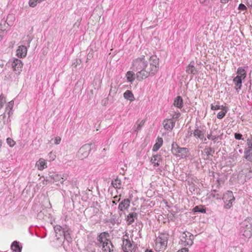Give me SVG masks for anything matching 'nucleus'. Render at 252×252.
<instances>
[{"instance_id":"nucleus-1","label":"nucleus","mask_w":252,"mask_h":252,"mask_svg":"<svg viewBox=\"0 0 252 252\" xmlns=\"http://www.w3.org/2000/svg\"><path fill=\"white\" fill-rule=\"evenodd\" d=\"M150 62L148 63L145 57L142 55L133 60L131 68L136 72V78L138 81H141L150 76H154L158 69V59L155 56L150 58Z\"/></svg>"},{"instance_id":"nucleus-2","label":"nucleus","mask_w":252,"mask_h":252,"mask_svg":"<svg viewBox=\"0 0 252 252\" xmlns=\"http://www.w3.org/2000/svg\"><path fill=\"white\" fill-rule=\"evenodd\" d=\"M109 234L107 232L101 233L96 238L95 245L101 248L103 252H112L114 247L111 241L108 239Z\"/></svg>"},{"instance_id":"nucleus-3","label":"nucleus","mask_w":252,"mask_h":252,"mask_svg":"<svg viewBox=\"0 0 252 252\" xmlns=\"http://www.w3.org/2000/svg\"><path fill=\"white\" fill-rule=\"evenodd\" d=\"M168 239L169 235L167 233H160L155 241V250L158 252L165 250L167 247Z\"/></svg>"},{"instance_id":"nucleus-4","label":"nucleus","mask_w":252,"mask_h":252,"mask_svg":"<svg viewBox=\"0 0 252 252\" xmlns=\"http://www.w3.org/2000/svg\"><path fill=\"white\" fill-rule=\"evenodd\" d=\"M240 233L246 238H250L252 236V219L247 218L242 223Z\"/></svg>"},{"instance_id":"nucleus-5","label":"nucleus","mask_w":252,"mask_h":252,"mask_svg":"<svg viewBox=\"0 0 252 252\" xmlns=\"http://www.w3.org/2000/svg\"><path fill=\"white\" fill-rule=\"evenodd\" d=\"M193 235L189 232H184L181 235L180 244L184 246H191L193 243Z\"/></svg>"},{"instance_id":"nucleus-6","label":"nucleus","mask_w":252,"mask_h":252,"mask_svg":"<svg viewBox=\"0 0 252 252\" xmlns=\"http://www.w3.org/2000/svg\"><path fill=\"white\" fill-rule=\"evenodd\" d=\"M171 151L173 154L181 158H185L189 153L187 148L179 147L176 143L172 144Z\"/></svg>"},{"instance_id":"nucleus-7","label":"nucleus","mask_w":252,"mask_h":252,"mask_svg":"<svg viewBox=\"0 0 252 252\" xmlns=\"http://www.w3.org/2000/svg\"><path fill=\"white\" fill-rule=\"evenodd\" d=\"M91 145L92 144H86L80 148L77 154V157L79 159H83L89 156L91 151Z\"/></svg>"},{"instance_id":"nucleus-8","label":"nucleus","mask_w":252,"mask_h":252,"mask_svg":"<svg viewBox=\"0 0 252 252\" xmlns=\"http://www.w3.org/2000/svg\"><path fill=\"white\" fill-rule=\"evenodd\" d=\"M252 178V170L251 169H242L238 175V178L242 183Z\"/></svg>"},{"instance_id":"nucleus-9","label":"nucleus","mask_w":252,"mask_h":252,"mask_svg":"<svg viewBox=\"0 0 252 252\" xmlns=\"http://www.w3.org/2000/svg\"><path fill=\"white\" fill-rule=\"evenodd\" d=\"M11 66L15 74L19 75L22 70L23 63L18 59H14L12 61Z\"/></svg>"},{"instance_id":"nucleus-10","label":"nucleus","mask_w":252,"mask_h":252,"mask_svg":"<svg viewBox=\"0 0 252 252\" xmlns=\"http://www.w3.org/2000/svg\"><path fill=\"white\" fill-rule=\"evenodd\" d=\"M122 249L124 252H132L133 246L130 241L128 239V236L126 235L123 238Z\"/></svg>"},{"instance_id":"nucleus-11","label":"nucleus","mask_w":252,"mask_h":252,"mask_svg":"<svg viewBox=\"0 0 252 252\" xmlns=\"http://www.w3.org/2000/svg\"><path fill=\"white\" fill-rule=\"evenodd\" d=\"M195 129L193 132V135L194 137L200 140H203L205 134V130L201 126L196 125Z\"/></svg>"},{"instance_id":"nucleus-12","label":"nucleus","mask_w":252,"mask_h":252,"mask_svg":"<svg viewBox=\"0 0 252 252\" xmlns=\"http://www.w3.org/2000/svg\"><path fill=\"white\" fill-rule=\"evenodd\" d=\"M27 54V48L25 46L20 45L16 50V56L19 58L25 57Z\"/></svg>"},{"instance_id":"nucleus-13","label":"nucleus","mask_w":252,"mask_h":252,"mask_svg":"<svg viewBox=\"0 0 252 252\" xmlns=\"http://www.w3.org/2000/svg\"><path fill=\"white\" fill-rule=\"evenodd\" d=\"M130 205V200L128 198L124 199L119 204L118 209L120 211H124L127 209Z\"/></svg>"},{"instance_id":"nucleus-14","label":"nucleus","mask_w":252,"mask_h":252,"mask_svg":"<svg viewBox=\"0 0 252 252\" xmlns=\"http://www.w3.org/2000/svg\"><path fill=\"white\" fill-rule=\"evenodd\" d=\"M36 166L39 170H43L44 169L47 167V162L43 158H40L36 163Z\"/></svg>"},{"instance_id":"nucleus-15","label":"nucleus","mask_w":252,"mask_h":252,"mask_svg":"<svg viewBox=\"0 0 252 252\" xmlns=\"http://www.w3.org/2000/svg\"><path fill=\"white\" fill-rule=\"evenodd\" d=\"M161 160V157L160 155H154L151 159V163L154 166H158L159 165V162Z\"/></svg>"},{"instance_id":"nucleus-16","label":"nucleus","mask_w":252,"mask_h":252,"mask_svg":"<svg viewBox=\"0 0 252 252\" xmlns=\"http://www.w3.org/2000/svg\"><path fill=\"white\" fill-rule=\"evenodd\" d=\"M175 123L171 119L164 120L163 125L164 128L166 130H171L174 126Z\"/></svg>"},{"instance_id":"nucleus-17","label":"nucleus","mask_w":252,"mask_h":252,"mask_svg":"<svg viewBox=\"0 0 252 252\" xmlns=\"http://www.w3.org/2000/svg\"><path fill=\"white\" fill-rule=\"evenodd\" d=\"M55 232L56 233V237L57 239H59L58 236L57 234L59 233V236H62L63 235L64 237L66 236V232L65 231L64 229H63L62 227L60 225H56L54 227Z\"/></svg>"},{"instance_id":"nucleus-18","label":"nucleus","mask_w":252,"mask_h":252,"mask_svg":"<svg viewBox=\"0 0 252 252\" xmlns=\"http://www.w3.org/2000/svg\"><path fill=\"white\" fill-rule=\"evenodd\" d=\"M137 219V214L136 213L132 212L129 213L126 218V221L128 224H132L135 219Z\"/></svg>"},{"instance_id":"nucleus-19","label":"nucleus","mask_w":252,"mask_h":252,"mask_svg":"<svg viewBox=\"0 0 252 252\" xmlns=\"http://www.w3.org/2000/svg\"><path fill=\"white\" fill-rule=\"evenodd\" d=\"M22 248L19 242L17 241H14L11 245V250L15 252H21Z\"/></svg>"},{"instance_id":"nucleus-20","label":"nucleus","mask_w":252,"mask_h":252,"mask_svg":"<svg viewBox=\"0 0 252 252\" xmlns=\"http://www.w3.org/2000/svg\"><path fill=\"white\" fill-rule=\"evenodd\" d=\"M224 203H226L228 200L234 201V197L233 193L231 191H227L224 195L222 198Z\"/></svg>"},{"instance_id":"nucleus-21","label":"nucleus","mask_w":252,"mask_h":252,"mask_svg":"<svg viewBox=\"0 0 252 252\" xmlns=\"http://www.w3.org/2000/svg\"><path fill=\"white\" fill-rule=\"evenodd\" d=\"M186 72L189 74L195 75L197 73V71L193 65V62L190 63L187 66Z\"/></svg>"},{"instance_id":"nucleus-22","label":"nucleus","mask_w":252,"mask_h":252,"mask_svg":"<svg viewBox=\"0 0 252 252\" xmlns=\"http://www.w3.org/2000/svg\"><path fill=\"white\" fill-rule=\"evenodd\" d=\"M174 105L178 108H182L183 106V99L180 96H178L175 98L174 101Z\"/></svg>"},{"instance_id":"nucleus-23","label":"nucleus","mask_w":252,"mask_h":252,"mask_svg":"<svg viewBox=\"0 0 252 252\" xmlns=\"http://www.w3.org/2000/svg\"><path fill=\"white\" fill-rule=\"evenodd\" d=\"M233 82L236 85V90L238 91L241 89L242 86V78L239 77V76H236L233 79Z\"/></svg>"},{"instance_id":"nucleus-24","label":"nucleus","mask_w":252,"mask_h":252,"mask_svg":"<svg viewBox=\"0 0 252 252\" xmlns=\"http://www.w3.org/2000/svg\"><path fill=\"white\" fill-rule=\"evenodd\" d=\"M124 97L125 99L129 100L130 101H132L134 99L133 94L129 90H127L124 93Z\"/></svg>"},{"instance_id":"nucleus-25","label":"nucleus","mask_w":252,"mask_h":252,"mask_svg":"<svg viewBox=\"0 0 252 252\" xmlns=\"http://www.w3.org/2000/svg\"><path fill=\"white\" fill-rule=\"evenodd\" d=\"M49 178L51 180H53V182H57L58 181H60L61 179H64V175L63 176V177L61 176L60 175L58 174H52L51 175H49Z\"/></svg>"},{"instance_id":"nucleus-26","label":"nucleus","mask_w":252,"mask_h":252,"mask_svg":"<svg viewBox=\"0 0 252 252\" xmlns=\"http://www.w3.org/2000/svg\"><path fill=\"white\" fill-rule=\"evenodd\" d=\"M134 71H133L132 70V71H128L126 73V76L127 80L128 82H130L131 83L133 82V81L135 79V75H136V74H135Z\"/></svg>"},{"instance_id":"nucleus-27","label":"nucleus","mask_w":252,"mask_h":252,"mask_svg":"<svg viewBox=\"0 0 252 252\" xmlns=\"http://www.w3.org/2000/svg\"><path fill=\"white\" fill-rule=\"evenodd\" d=\"M163 143V140L162 138L158 137L157 139V142L154 145L153 150L154 151H158L160 147L162 146Z\"/></svg>"},{"instance_id":"nucleus-28","label":"nucleus","mask_w":252,"mask_h":252,"mask_svg":"<svg viewBox=\"0 0 252 252\" xmlns=\"http://www.w3.org/2000/svg\"><path fill=\"white\" fill-rule=\"evenodd\" d=\"M193 211L194 213L199 212L201 213H205L206 208L203 205L196 206L193 208Z\"/></svg>"},{"instance_id":"nucleus-29","label":"nucleus","mask_w":252,"mask_h":252,"mask_svg":"<svg viewBox=\"0 0 252 252\" xmlns=\"http://www.w3.org/2000/svg\"><path fill=\"white\" fill-rule=\"evenodd\" d=\"M112 186L115 189H120L121 186V181L118 178L112 181Z\"/></svg>"},{"instance_id":"nucleus-30","label":"nucleus","mask_w":252,"mask_h":252,"mask_svg":"<svg viewBox=\"0 0 252 252\" xmlns=\"http://www.w3.org/2000/svg\"><path fill=\"white\" fill-rule=\"evenodd\" d=\"M237 76H239L240 78L244 79L246 76V71L242 67H239L237 71Z\"/></svg>"},{"instance_id":"nucleus-31","label":"nucleus","mask_w":252,"mask_h":252,"mask_svg":"<svg viewBox=\"0 0 252 252\" xmlns=\"http://www.w3.org/2000/svg\"><path fill=\"white\" fill-rule=\"evenodd\" d=\"M247 141L248 147L246 148L245 151L244 152L245 153L250 152L251 151H252V139L249 138L247 139Z\"/></svg>"},{"instance_id":"nucleus-32","label":"nucleus","mask_w":252,"mask_h":252,"mask_svg":"<svg viewBox=\"0 0 252 252\" xmlns=\"http://www.w3.org/2000/svg\"><path fill=\"white\" fill-rule=\"evenodd\" d=\"M216 192V190H213L211 191L210 193L209 194V197L210 198H216L217 199H220V195L219 193L216 194L215 192Z\"/></svg>"},{"instance_id":"nucleus-33","label":"nucleus","mask_w":252,"mask_h":252,"mask_svg":"<svg viewBox=\"0 0 252 252\" xmlns=\"http://www.w3.org/2000/svg\"><path fill=\"white\" fill-rule=\"evenodd\" d=\"M44 0H30L29 5L32 7H35L38 3L43 1Z\"/></svg>"},{"instance_id":"nucleus-34","label":"nucleus","mask_w":252,"mask_h":252,"mask_svg":"<svg viewBox=\"0 0 252 252\" xmlns=\"http://www.w3.org/2000/svg\"><path fill=\"white\" fill-rule=\"evenodd\" d=\"M244 158H245L248 161H252V151L248 153L244 152Z\"/></svg>"},{"instance_id":"nucleus-35","label":"nucleus","mask_w":252,"mask_h":252,"mask_svg":"<svg viewBox=\"0 0 252 252\" xmlns=\"http://www.w3.org/2000/svg\"><path fill=\"white\" fill-rule=\"evenodd\" d=\"M5 103V98L2 94H1L0 95V109L3 107Z\"/></svg>"},{"instance_id":"nucleus-36","label":"nucleus","mask_w":252,"mask_h":252,"mask_svg":"<svg viewBox=\"0 0 252 252\" xmlns=\"http://www.w3.org/2000/svg\"><path fill=\"white\" fill-rule=\"evenodd\" d=\"M7 143L9 145L10 147H13L15 144V141L10 138H8L6 139Z\"/></svg>"},{"instance_id":"nucleus-37","label":"nucleus","mask_w":252,"mask_h":252,"mask_svg":"<svg viewBox=\"0 0 252 252\" xmlns=\"http://www.w3.org/2000/svg\"><path fill=\"white\" fill-rule=\"evenodd\" d=\"M13 105H14V101L13 100L9 101L7 104V106L6 107V111H8V109L12 110L13 108Z\"/></svg>"},{"instance_id":"nucleus-38","label":"nucleus","mask_w":252,"mask_h":252,"mask_svg":"<svg viewBox=\"0 0 252 252\" xmlns=\"http://www.w3.org/2000/svg\"><path fill=\"white\" fill-rule=\"evenodd\" d=\"M223 106H220L219 105H214L213 104H212L211 105V108L213 110H217L219 109H221L223 108Z\"/></svg>"},{"instance_id":"nucleus-39","label":"nucleus","mask_w":252,"mask_h":252,"mask_svg":"<svg viewBox=\"0 0 252 252\" xmlns=\"http://www.w3.org/2000/svg\"><path fill=\"white\" fill-rule=\"evenodd\" d=\"M144 123H145V122L143 120L141 121L140 123L139 124H138L136 128V129L134 130V131L138 132L141 129V128L144 125Z\"/></svg>"},{"instance_id":"nucleus-40","label":"nucleus","mask_w":252,"mask_h":252,"mask_svg":"<svg viewBox=\"0 0 252 252\" xmlns=\"http://www.w3.org/2000/svg\"><path fill=\"white\" fill-rule=\"evenodd\" d=\"M212 151H213L212 148H211L210 147L205 148V149L204 150L205 153L207 156L211 155V153H212Z\"/></svg>"},{"instance_id":"nucleus-41","label":"nucleus","mask_w":252,"mask_h":252,"mask_svg":"<svg viewBox=\"0 0 252 252\" xmlns=\"http://www.w3.org/2000/svg\"><path fill=\"white\" fill-rule=\"evenodd\" d=\"M233 201L228 200L226 203H225V205L224 206V208L225 209H229L232 205Z\"/></svg>"},{"instance_id":"nucleus-42","label":"nucleus","mask_w":252,"mask_h":252,"mask_svg":"<svg viewBox=\"0 0 252 252\" xmlns=\"http://www.w3.org/2000/svg\"><path fill=\"white\" fill-rule=\"evenodd\" d=\"M226 112L220 111L217 114V118L219 119H221L223 118L225 115Z\"/></svg>"},{"instance_id":"nucleus-43","label":"nucleus","mask_w":252,"mask_h":252,"mask_svg":"<svg viewBox=\"0 0 252 252\" xmlns=\"http://www.w3.org/2000/svg\"><path fill=\"white\" fill-rule=\"evenodd\" d=\"M238 9L241 11H245L247 9V8L245 5V4H244L243 3H240L238 6Z\"/></svg>"},{"instance_id":"nucleus-44","label":"nucleus","mask_w":252,"mask_h":252,"mask_svg":"<svg viewBox=\"0 0 252 252\" xmlns=\"http://www.w3.org/2000/svg\"><path fill=\"white\" fill-rule=\"evenodd\" d=\"M116 88H111L110 90L109 95H112V97H113L115 95V94H116Z\"/></svg>"},{"instance_id":"nucleus-45","label":"nucleus","mask_w":252,"mask_h":252,"mask_svg":"<svg viewBox=\"0 0 252 252\" xmlns=\"http://www.w3.org/2000/svg\"><path fill=\"white\" fill-rule=\"evenodd\" d=\"M218 136H213L212 134H208L207 135V138L209 139H212V140H214L215 142L216 141V140L218 139Z\"/></svg>"},{"instance_id":"nucleus-46","label":"nucleus","mask_w":252,"mask_h":252,"mask_svg":"<svg viewBox=\"0 0 252 252\" xmlns=\"http://www.w3.org/2000/svg\"><path fill=\"white\" fill-rule=\"evenodd\" d=\"M6 112H7V113L8 115V118L7 119V122L8 123V122H10L11 121V120L9 118L10 116L12 115L13 114V112H12V110H10V109H8V111H6Z\"/></svg>"},{"instance_id":"nucleus-47","label":"nucleus","mask_w":252,"mask_h":252,"mask_svg":"<svg viewBox=\"0 0 252 252\" xmlns=\"http://www.w3.org/2000/svg\"><path fill=\"white\" fill-rule=\"evenodd\" d=\"M118 198V196H115L114 198V200L112 201V206L114 205H116L118 202H119L120 200V198H119L118 200L117 199Z\"/></svg>"},{"instance_id":"nucleus-48","label":"nucleus","mask_w":252,"mask_h":252,"mask_svg":"<svg viewBox=\"0 0 252 252\" xmlns=\"http://www.w3.org/2000/svg\"><path fill=\"white\" fill-rule=\"evenodd\" d=\"M199 1L200 2V3L205 5H208L211 0H199Z\"/></svg>"},{"instance_id":"nucleus-49","label":"nucleus","mask_w":252,"mask_h":252,"mask_svg":"<svg viewBox=\"0 0 252 252\" xmlns=\"http://www.w3.org/2000/svg\"><path fill=\"white\" fill-rule=\"evenodd\" d=\"M234 135L236 139L240 140L242 139V135L240 133H235Z\"/></svg>"},{"instance_id":"nucleus-50","label":"nucleus","mask_w":252,"mask_h":252,"mask_svg":"<svg viewBox=\"0 0 252 252\" xmlns=\"http://www.w3.org/2000/svg\"><path fill=\"white\" fill-rule=\"evenodd\" d=\"M61 138L60 137H56L55 139V143L57 145L59 144L61 142Z\"/></svg>"},{"instance_id":"nucleus-51","label":"nucleus","mask_w":252,"mask_h":252,"mask_svg":"<svg viewBox=\"0 0 252 252\" xmlns=\"http://www.w3.org/2000/svg\"><path fill=\"white\" fill-rule=\"evenodd\" d=\"M189 252L188 248H182L181 250H179L177 252Z\"/></svg>"},{"instance_id":"nucleus-52","label":"nucleus","mask_w":252,"mask_h":252,"mask_svg":"<svg viewBox=\"0 0 252 252\" xmlns=\"http://www.w3.org/2000/svg\"><path fill=\"white\" fill-rule=\"evenodd\" d=\"M247 5L252 8V0H247Z\"/></svg>"},{"instance_id":"nucleus-53","label":"nucleus","mask_w":252,"mask_h":252,"mask_svg":"<svg viewBox=\"0 0 252 252\" xmlns=\"http://www.w3.org/2000/svg\"><path fill=\"white\" fill-rule=\"evenodd\" d=\"M27 38H28L27 44H28V46L29 47L30 43L32 40V39L31 38L30 36H27Z\"/></svg>"},{"instance_id":"nucleus-54","label":"nucleus","mask_w":252,"mask_h":252,"mask_svg":"<svg viewBox=\"0 0 252 252\" xmlns=\"http://www.w3.org/2000/svg\"><path fill=\"white\" fill-rule=\"evenodd\" d=\"M192 134H193V133L191 131L188 132V133L187 134L186 137H188L191 136L192 135Z\"/></svg>"},{"instance_id":"nucleus-55","label":"nucleus","mask_w":252,"mask_h":252,"mask_svg":"<svg viewBox=\"0 0 252 252\" xmlns=\"http://www.w3.org/2000/svg\"><path fill=\"white\" fill-rule=\"evenodd\" d=\"M229 0H220V1H221L222 3H226L228 2Z\"/></svg>"},{"instance_id":"nucleus-56","label":"nucleus","mask_w":252,"mask_h":252,"mask_svg":"<svg viewBox=\"0 0 252 252\" xmlns=\"http://www.w3.org/2000/svg\"><path fill=\"white\" fill-rule=\"evenodd\" d=\"M145 252H154L151 250H146Z\"/></svg>"},{"instance_id":"nucleus-57","label":"nucleus","mask_w":252,"mask_h":252,"mask_svg":"<svg viewBox=\"0 0 252 252\" xmlns=\"http://www.w3.org/2000/svg\"><path fill=\"white\" fill-rule=\"evenodd\" d=\"M11 18H14L13 16V15H9V16H8V18H11Z\"/></svg>"},{"instance_id":"nucleus-58","label":"nucleus","mask_w":252,"mask_h":252,"mask_svg":"<svg viewBox=\"0 0 252 252\" xmlns=\"http://www.w3.org/2000/svg\"><path fill=\"white\" fill-rule=\"evenodd\" d=\"M1 144H2V142H1V140H0V148L1 147Z\"/></svg>"},{"instance_id":"nucleus-59","label":"nucleus","mask_w":252,"mask_h":252,"mask_svg":"<svg viewBox=\"0 0 252 252\" xmlns=\"http://www.w3.org/2000/svg\"><path fill=\"white\" fill-rule=\"evenodd\" d=\"M202 141H205L206 140V138L204 137L203 138V140H202Z\"/></svg>"},{"instance_id":"nucleus-60","label":"nucleus","mask_w":252,"mask_h":252,"mask_svg":"<svg viewBox=\"0 0 252 252\" xmlns=\"http://www.w3.org/2000/svg\"><path fill=\"white\" fill-rule=\"evenodd\" d=\"M61 182V184H63V180L61 181V182Z\"/></svg>"},{"instance_id":"nucleus-61","label":"nucleus","mask_w":252,"mask_h":252,"mask_svg":"<svg viewBox=\"0 0 252 252\" xmlns=\"http://www.w3.org/2000/svg\"><path fill=\"white\" fill-rule=\"evenodd\" d=\"M89 58H90V56L89 55L88 56L87 59H89Z\"/></svg>"},{"instance_id":"nucleus-62","label":"nucleus","mask_w":252,"mask_h":252,"mask_svg":"<svg viewBox=\"0 0 252 252\" xmlns=\"http://www.w3.org/2000/svg\"><path fill=\"white\" fill-rule=\"evenodd\" d=\"M89 58H90V56L89 55L88 56L87 59H89Z\"/></svg>"},{"instance_id":"nucleus-63","label":"nucleus","mask_w":252,"mask_h":252,"mask_svg":"<svg viewBox=\"0 0 252 252\" xmlns=\"http://www.w3.org/2000/svg\"><path fill=\"white\" fill-rule=\"evenodd\" d=\"M2 124H0V128L2 127Z\"/></svg>"},{"instance_id":"nucleus-64","label":"nucleus","mask_w":252,"mask_h":252,"mask_svg":"<svg viewBox=\"0 0 252 252\" xmlns=\"http://www.w3.org/2000/svg\"><path fill=\"white\" fill-rule=\"evenodd\" d=\"M91 252H95V250H94V251H92Z\"/></svg>"}]
</instances>
